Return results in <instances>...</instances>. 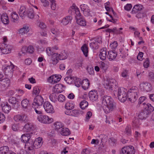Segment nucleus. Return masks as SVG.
<instances>
[{"label":"nucleus","mask_w":154,"mask_h":154,"mask_svg":"<svg viewBox=\"0 0 154 154\" xmlns=\"http://www.w3.org/2000/svg\"><path fill=\"white\" fill-rule=\"evenodd\" d=\"M102 106L105 112L108 113L116 107V103L113 99L109 96H104L101 98Z\"/></svg>","instance_id":"f257e3e1"},{"label":"nucleus","mask_w":154,"mask_h":154,"mask_svg":"<svg viewBox=\"0 0 154 154\" xmlns=\"http://www.w3.org/2000/svg\"><path fill=\"white\" fill-rule=\"evenodd\" d=\"M143 110L139 115V118L141 119H145L154 110V108L149 103H145L142 104Z\"/></svg>","instance_id":"f03ea898"},{"label":"nucleus","mask_w":154,"mask_h":154,"mask_svg":"<svg viewBox=\"0 0 154 154\" xmlns=\"http://www.w3.org/2000/svg\"><path fill=\"white\" fill-rule=\"evenodd\" d=\"M114 95L117 96L119 100L121 102H124L127 99L128 94L125 89L123 88H118L114 90Z\"/></svg>","instance_id":"7ed1b4c3"},{"label":"nucleus","mask_w":154,"mask_h":154,"mask_svg":"<svg viewBox=\"0 0 154 154\" xmlns=\"http://www.w3.org/2000/svg\"><path fill=\"white\" fill-rule=\"evenodd\" d=\"M139 93L138 89L137 87H132L128 92V97L131 102H134L137 99Z\"/></svg>","instance_id":"20e7f679"},{"label":"nucleus","mask_w":154,"mask_h":154,"mask_svg":"<svg viewBox=\"0 0 154 154\" xmlns=\"http://www.w3.org/2000/svg\"><path fill=\"white\" fill-rule=\"evenodd\" d=\"M135 150L134 147L131 145L123 147L120 152V154H135Z\"/></svg>","instance_id":"39448f33"},{"label":"nucleus","mask_w":154,"mask_h":154,"mask_svg":"<svg viewBox=\"0 0 154 154\" xmlns=\"http://www.w3.org/2000/svg\"><path fill=\"white\" fill-rule=\"evenodd\" d=\"M116 81L114 79L106 80L104 84L105 88L109 90H112L113 88L116 85Z\"/></svg>","instance_id":"423d86ee"},{"label":"nucleus","mask_w":154,"mask_h":154,"mask_svg":"<svg viewBox=\"0 0 154 154\" xmlns=\"http://www.w3.org/2000/svg\"><path fill=\"white\" fill-rule=\"evenodd\" d=\"M38 119L40 122L45 124H49L53 121V119L45 115H41L38 116Z\"/></svg>","instance_id":"0eeeda50"},{"label":"nucleus","mask_w":154,"mask_h":154,"mask_svg":"<svg viewBox=\"0 0 154 154\" xmlns=\"http://www.w3.org/2000/svg\"><path fill=\"white\" fill-rule=\"evenodd\" d=\"M44 102L43 98L41 95H37L35 98L32 105L35 107L38 108L40 106H42Z\"/></svg>","instance_id":"6e6552de"},{"label":"nucleus","mask_w":154,"mask_h":154,"mask_svg":"<svg viewBox=\"0 0 154 154\" xmlns=\"http://www.w3.org/2000/svg\"><path fill=\"white\" fill-rule=\"evenodd\" d=\"M25 148L26 150L30 154H34L35 153V147L32 141L25 143Z\"/></svg>","instance_id":"1a4fd4ad"},{"label":"nucleus","mask_w":154,"mask_h":154,"mask_svg":"<svg viewBox=\"0 0 154 154\" xmlns=\"http://www.w3.org/2000/svg\"><path fill=\"white\" fill-rule=\"evenodd\" d=\"M12 47L5 43H2L0 45V49L3 54H8L11 52Z\"/></svg>","instance_id":"9d476101"},{"label":"nucleus","mask_w":154,"mask_h":154,"mask_svg":"<svg viewBox=\"0 0 154 154\" xmlns=\"http://www.w3.org/2000/svg\"><path fill=\"white\" fill-rule=\"evenodd\" d=\"M43 107L45 111L48 113H54V110L52 105L48 101H45L43 104Z\"/></svg>","instance_id":"9b49d317"},{"label":"nucleus","mask_w":154,"mask_h":154,"mask_svg":"<svg viewBox=\"0 0 154 154\" xmlns=\"http://www.w3.org/2000/svg\"><path fill=\"white\" fill-rule=\"evenodd\" d=\"M21 104L23 108L28 109L27 111L28 112H30L32 109L30 106L29 100L26 98L22 100L21 102Z\"/></svg>","instance_id":"f8f14e48"},{"label":"nucleus","mask_w":154,"mask_h":154,"mask_svg":"<svg viewBox=\"0 0 154 154\" xmlns=\"http://www.w3.org/2000/svg\"><path fill=\"white\" fill-rule=\"evenodd\" d=\"M32 134V132H31L22 135L20 138L22 142L26 143L27 142H29L30 141H32L30 138Z\"/></svg>","instance_id":"ddd939ff"},{"label":"nucleus","mask_w":154,"mask_h":154,"mask_svg":"<svg viewBox=\"0 0 154 154\" xmlns=\"http://www.w3.org/2000/svg\"><path fill=\"white\" fill-rule=\"evenodd\" d=\"M88 95L90 100L93 101L96 100L98 98V93L95 90L90 91L89 92Z\"/></svg>","instance_id":"4468645a"},{"label":"nucleus","mask_w":154,"mask_h":154,"mask_svg":"<svg viewBox=\"0 0 154 154\" xmlns=\"http://www.w3.org/2000/svg\"><path fill=\"white\" fill-rule=\"evenodd\" d=\"M140 88L144 91H149L151 90V86L150 84L146 82H143L140 85Z\"/></svg>","instance_id":"2eb2a0df"},{"label":"nucleus","mask_w":154,"mask_h":154,"mask_svg":"<svg viewBox=\"0 0 154 154\" xmlns=\"http://www.w3.org/2000/svg\"><path fill=\"white\" fill-rule=\"evenodd\" d=\"M35 149H38L43 144L42 138L39 137L36 139L33 142Z\"/></svg>","instance_id":"dca6fc26"},{"label":"nucleus","mask_w":154,"mask_h":154,"mask_svg":"<svg viewBox=\"0 0 154 154\" xmlns=\"http://www.w3.org/2000/svg\"><path fill=\"white\" fill-rule=\"evenodd\" d=\"M65 86L61 84H56L54 87V91L57 93H61L64 90Z\"/></svg>","instance_id":"f3484780"},{"label":"nucleus","mask_w":154,"mask_h":154,"mask_svg":"<svg viewBox=\"0 0 154 154\" xmlns=\"http://www.w3.org/2000/svg\"><path fill=\"white\" fill-rule=\"evenodd\" d=\"M27 12L26 11L25 7L23 6H21L18 11V13L20 16L21 17L22 19H23L27 14Z\"/></svg>","instance_id":"a211bd4d"},{"label":"nucleus","mask_w":154,"mask_h":154,"mask_svg":"<svg viewBox=\"0 0 154 154\" xmlns=\"http://www.w3.org/2000/svg\"><path fill=\"white\" fill-rule=\"evenodd\" d=\"M116 53L113 51H109L107 55V57L110 61L115 60L117 56Z\"/></svg>","instance_id":"6ab92c4d"},{"label":"nucleus","mask_w":154,"mask_h":154,"mask_svg":"<svg viewBox=\"0 0 154 154\" xmlns=\"http://www.w3.org/2000/svg\"><path fill=\"white\" fill-rule=\"evenodd\" d=\"M34 129L32 124L30 123H28L25 125L23 128V131L27 132H31Z\"/></svg>","instance_id":"aec40b11"},{"label":"nucleus","mask_w":154,"mask_h":154,"mask_svg":"<svg viewBox=\"0 0 154 154\" xmlns=\"http://www.w3.org/2000/svg\"><path fill=\"white\" fill-rule=\"evenodd\" d=\"M143 6L140 5H135L132 9L131 12L132 14H136L142 10Z\"/></svg>","instance_id":"412c9836"},{"label":"nucleus","mask_w":154,"mask_h":154,"mask_svg":"<svg viewBox=\"0 0 154 154\" xmlns=\"http://www.w3.org/2000/svg\"><path fill=\"white\" fill-rule=\"evenodd\" d=\"M79 17L76 19L77 23L80 26H85L86 25V23L85 19L82 17Z\"/></svg>","instance_id":"4be33fe9"},{"label":"nucleus","mask_w":154,"mask_h":154,"mask_svg":"<svg viewBox=\"0 0 154 154\" xmlns=\"http://www.w3.org/2000/svg\"><path fill=\"white\" fill-rule=\"evenodd\" d=\"M1 20L5 24H7L9 23V20L8 17L6 14H3L2 15Z\"/></svg>","instance_id":"5701e85b"},{"label":"nucleus","mask_w":154,"mask_h":154,"mask_svg":"<svg viewBox=\"0 0 154 154\" xmlns=\"http://www.w3.org/2000/svg\"><path fill=\"white\" fill-rule=\"evenodd\" d=\"M72 18L71 16H67L63 19L62 23L63 25H66L71 22Z\"/></svg>","instance_id":"b1692460"},{"label":"nucleus","mask_w":154,"mask_h":154,"mask_svg":"<svg viewBox=\"0 0 154 154\" xmlns=\"http://www.w3.org/2000/svg\"><path fill=\"white\" fill-rule=\"evenodd\" d=\"M52 56V63L53 64H56L58 62L59 60H60L59 54L58 53H54Z\"/></svg>","instance_id":"393cba45"},{"label":"nucleus","mask_w":154,"mask_h":154,"mask_svg":"<svg viewBox=\"0 0 154 154\" xmlns=\"http://www.w3.org/2000/svg\"><path fill=\"white\" fill-rule=\"evenodd\" d=\"M90 82L88 79H85L83 80L82 84V88L85 90L88 89L89 87Z\"/></svg>","instance_id":"a878e982"},{"label":"nucleus","mask_w":154,"mask_h":154,"mask_svg":"<svg viewBox=\"0 0 154 154\" xmlns=\"http://www.w3.org/2000/svg\"><path fill=\"white\" fill-rule=\"evenodd\" d=\"M107 56L106 48H103L100 50L99 56L101 59L104 60L105 59Z\"/></svg>","instance_id":"bb28decb"},{"label":"nucleus","mask_w":154,"mask_h":154,"mask_svg":"<svg viewBox=\"0 0 154 154\" xmlns=\"http://www.w3.org/2000/svg\"><path fill=\"white\" fill-rule=\"evenodd\" d=\"M56 77V75L50 76L48 78V81L49 82L52 83H57L60 81V78H58V79H57V78Z\"/></svg>","instance_id":"cd10ccee"},{"label":"nucleus","mask_w":154,"mask_h":154,"mask_svg":"<svg viewBox=\"0 0 154 154\" xmlns=\"http://www.w3.org/2000/svg\"><path fill=\"white\" fill-rule=\"evenodd\" d=\"M10 63L11 65L6 66L5 69L6 73L10 72L11 74H12L14 71L13 69L14 67V66L11 62H10Z\"/></svg>","instance_id":"c85d7f7f"},{"label":"nucleus","mask_w":154,"mask_h":154,"mask_svg":"<svg viewBox=\"0 0 154 154\" xmlns=\"http://www.w3.org/2000/svg\"><path fill=\"white\" fill-rule=\"evenodd\" d=\"M29 27L27 26H25L20 29L19 32L21 35H23L24 34L27 33L29 32Z\"/></svg>","instance_id":"c756f323"},{"label":"nucleus","mask_w":154,"mask_h":154,"mask_svg":"<svg viewBox=\"0 0 154 154\" xmlns=\"http://www.w3.org/2000/svg\"><path fill=\"white\" fill-rule=\"evenodd\" d=\"M98 137L101 139V143L103 146V145L107 141V136L106 135L101 134L99 135Z\"/></svg>","instance_id":"7c9ffc66"},{"label":"nucleus","mask_w":154,"mask_h":154,"mask_svg":"<svg viewBox=\"0 0 154 154\" xmlns=\"http://www.w3.org/2000/svg\"><path fill=\"white\" fill-rule=\"evenodd\" d=\"M60 133L63 136H67L70 134L69 129L67 128H62L61 129Z\"/></svg>","instance_id":"2f4dec72"},{"label":"nucleus","mask_w":154,"mask_h":154,"mask_svg":"<svg viewBox=\"0 0 154 154\" xmlns=\"http://www.w3.org/2000/svg\"><path fill=\"white\" fill-rule=\"evenodd\" d=\"M19 116L21 122H25L28 120L27 116L25 114L19 115Z\"/></svg>","instance_id":"473e14b6"},{"label":"nucleus","mask_w":154,"mask_h":154,"mask_svg":"<svg viewBox=\"0 0 154 154\" xmlns=\"http://www.w3.org/2000/svg\"><path fill=\"white\" fill-rule=\"evenodd\" d=\"M81 50L85 57H87L88 53V48L87 45L85 44L81 47Z\"/></svg>","instance_id":"72a5a7b5"},{"label":"nucleus","mask_w":154,"mask_h":154,"mask_svg":"<svg viewBox=\"0 0 154 154\" xmlns=\"http://www.w3.org/2000/svg\"><path fill=\"white\" fill-rule=\"evenodd\" d=\"M2 110L5 113H8L11 109V106L7 103L2 107Z\"/></svg>","instance_id":"f704fd0d"},{"label":"nucleus","mask_w":154,"mask_h":154,"mask_svg":"<svg viewBox=\"0 0 154 154\" xmlns=\"http://www.w3.org/2000/svg\"><path fill=\"white\" fill-rule=\"evenodd\" d=\"M88 105V102L85 100L82 101L80 104V107L82 109H84L86 107H87Z\"/></svg>","instance_id":"c9c22d12"},{"label":"nucleus","mask_w":154,"mask_h":154,"mask_svg":"<svg viewBox=\"0 0 154 154\" xmlns=\"http://www.w3.org/2000/svg\"><path fill=\"white\" fill-rule=\"evenodd\" d=\"M65 107L66 109L71 110L74 108V105L72 102H68L66 103Z\"/></svg>","instance_id":"e433bc0d"},{"label":"nucleus","mask_w":154,"mask_h":154,"mask_svg":"<svg viewBox=\"0 0 154 154\" xmlns=\"http://www.w3.org/2000/svg\"><path fill=\"white\" fill-rule=\"evenodd\" d=\"M140 121L139 119L134 118L133 121V125L136 127H138L140 124Z\"/></svg>","instance_id":"4c0bfd02"},{"label":"nucleus","mask_w":154,"mask_h":154,"mask_svg":"<svg viewBox=\"0 0 154 154\" xmlns=\"http://www.w3.org/2000/svg\"><path fill=\"white\" fill-rule=\"evenodd\" d=\"M11 21L14 22H16L18 20V16L16 12L12 13L11 14Z\"/></svg>","instance_id":"58836bf2"},{"label":"nucleus","mask_w":154,"mask_h":154,"mask_svg":"<svg viewBox=\"0 0 154 154\" xmlns=\"http://www.w3.org/2000/svg\"><path fill=\"white\" fill-rule=\"evenodd\" d=\"M60 60H63L67 58V53L65 51H62L60 54H59Z\"/></svg>","instance_id":"ea45409f"},{"label":"nucleus","mask_w":154,"mask_h":154,"mask_svg":"<svg viewBox=\"0 0 154 154\" xmlns=\"http://www.w3.org/2000/svg\"><path fill=\"white\" fill-rule=\"evenodd\" d=\"M99 66L100 69L105 71L108 68V65L104 62H101L99 63Z\"/></svg>","instance_id":"a19ab883"},{"label":"nucleus","mask_w":154,"mask_h":154,"mask_svg":"<svg viewBox=\"0 0 154 154\" xmlns=\"http://www.w3.org/2000/svg\"><path fill=\"white\" fill-rule=\"evenodd\" d=\"M8 100L9 103L13 105L15 104L17 102V98L13 97H10Z\"/></svg>","instance_id":"79ce46f5"},{"label":"nucleus","mask_w":154,"mask_h":154,"mask_svg":"<svg viewBox=\"0 0 154 154\" xmlns=\"http://www.w3.org/2000/svg\"><path fill=\"white\" fill-rule=\"evenodd\" d=\"M54 126L56 130H58L63 127V124L60 122H57L54 123Z\"/></svg>","instance_id":"37998d69"},{"label":"nucleus","mask_w":154,"mask_h":154,"mask_svg":"<svg viewBox=\"0 0 154 154\" xmlns=\"http://www.w3.org/2000/svg\"><path fill=\"white\" fill-rule=\"evenodd\" d=\"M27 14L28 17L32 19L34 18V14L33 10L32 9H30L27 12Z\"/></svg>","instance_id":"c03bdc74"},{"label":"nucleus","mask_w":154,"mask_h":154,"mask_svg":"<svg viewBox=\"0 0 154 154\" xmlns=\"http://www.w3.org/2000/svg\"><path fill=\"white\" fill-rule=\"evenodd\" d=\"M82 80L79 78H76L74 81V84L77 87H79L82 85Z\"/></svg>","instance_id":"a18cd8bd"},{"label":"nucleus","mask_w":154,"mask_h":154,"mask_svg":"<svg viewBox=\"0 0 154 154\" xmlns=\"http://www.w3.org/2000/svg\"><path fill=\"white\" fill-rule=\"evenodd\" d=\"M0 149L3 154H5L9 150V148L7 146H4L0 148Z\"/></svg>","instance_id":"49530a36"},{"label":"nucleus","mask_w":154,"mask_h":154,"mask_svg":"<svg viewBox=\"0 0 154 154\" xmlns=\"http://www.w3.org/2000/svg\"><path fill=\"white\" fill-rule=\"evenodd\" d=\"M47 54L49 56L52 55L54 54L53 48H48L46 49Z\"/></svg>","instance_id":"de8ad7c7"},{"label":"nucleus","mask_w":154,"mask_h":154,"mask_svg":"<svg viewBox=\"0 0 154 154\" xmlns=\"http://www.w3.org/2000/svg\"><path fill=\"white\" fill-rule=\"evenodd\" d=\"M98 45L96 42H93L90 44V47L92 49H97L98 48Z\"/></svg>","instance_id":"09e8293b"},{"label":"nucleus","mask_w":154,"mask_h":154,"mask_svg":"<svg viewBox=\"0 0 154 154\" xmlns=\"http://www.w3.org/2000/svg\"><path fill=\"white\" fill-rule=\"evenodd\" d=\"M40 91V88L38 86L35 87L34 88L33 90V93L35 95L38 94Z\"/></svg>","instance_id":"8fccbe9b"},{"label":"nucleus","mask_w":154,"mask_h":154,"mask_svg":"<svg viewBox=\"0 0 154 154\" xmlns=\"http://www.w3.org/2000/svg\"><path fill=\"white\" fill-rule=\"evenodd\" d=\"M76 6L73 5L71 6L69 9L68 10L69 13L70 14H72V13H74L75 11L76 10Z\"/></svg>","instance_id":"3c124183"},{"label":"nucleus","mask_w":154,"mask_h":154,"mask_svg":"<svg viewBox=\"0 0 154 154\" xmlns=\"http://www.w3.org/2000/svg\"><path fill=\"white\" fill-rule=\"evenodd\" d=\"M131 126L130 125H128L125 128V132L128 135H130L131 134Z\"/></svg>","instance_id":"603ef678"},{"label":"nucleus","mask_w":154,"mask_h":154,"mask_svg":"<svg viewBox=\"0 0 154 154\" xmlns=\"http://www.w3.org/2000/svg\"><path fill=\"white\" fill-rule=\"evenodd\" d=\"M75 13L76 14L75 16V19H77L78 17H82L81 14V13L80 12V11L79 10V9L77 8V7H76V9L75 10Z\"/></svg>","instance_id":"864d4df0"},{"label":"nucleus","mask_w":154,"mask_h":154,"mask_svg":"<svg viewBox=\"0 0 154 154\" xmlns=\"http://www.w3.org/2000/svg\"><path fill=\"white\" fill-rule=\"evenodd\" d=\"M51 32L55 35V36H57L60 34V33L58 30L56 29H52L51 30Z\"/></svg>","instance_id":"5fc2aeb1"},{"label":"nucleus","mask_w":154,"mask_h":154,"mask_svg":"<svg viewBox=\"0 0 154 154\" xmlns=\"http://www.w3.org/2000/svg\"><path fill=\"white\" fill-rule=\"evenodd\" d=\"M73 78L70 76H67L65 78V80L68 84L71 83L73 81Z\"/></svg>","instance_id":"6e6d98bb"},{"label":"nucleus","mask_w":154,"mask_h":154,"mask_svg":"<svg viewBox=\"0 0 154 154\" xmlns=\"http://www.w3.org/2000/svg\"><path fill=\"white\" fill-rule=\"evenodd\" d=\"M109 143L113 146H114L116 142V140L113 137L110 138L109 140Z\"/></svg>","instance_id":"4d7b16f0"},{"label":"nucleus","mask_w":154,"mask_h":154,"mask_svg":"<svg viewBox=\"0 0 154 154\" xmlns=\"http://www.w3.org/2000/svg\"><path fill=\"white\" fill-rule=\"evenodd\" d=\"M58 100L59 102H63L65 101V97L62 94H60L58 96Z\"/></svg>","instance_id":"13d9d810"},{"label":"nucleus","mask_w":154,"mask_h":154,"mask_svg":"<svg viewBox=\"0 0 154 154\" xmlns=\"http://www.w3.org/2000/svg\"><path fill=\"white\" fill-rule=\"evenodd\" d=\"M79 114V111L76 109L71 110V116H77Z\"/></svg>","instance_id":"bf43d9fd"},{"label":"nucleus","mask_w":154,"mask_h":154,"mask_svg":"<svg viewBox=\"0 0 154 154\" xmlns=\"http://www.w3.org/2000/svg\"><path fill=\"white\" fill-rule=\"evenodd\" d=\"M83 12L85 16L88 17L90 15V10L89 9V7L88 8H87V9H86L84 11H83Z\"/></svg>","instance_id":"052dcab7"},{"label":"nucleus","mask_w":154,"mask_h":154,"mask_svg":"<svg viewBox=\"0 0 154 154\" xmlns=\"http://www.w3.org/2000/svg\"><path fill=\"white\" fill-rule=\"evenodd\" d=\"M42 45L45 46L48 44V42L45 39H41L38 41Z\"/></svg>","instance_id":"680f3d73"},{"label":"nucleus","mask_w":154,"mask_h":154,"mask_svg":"<svg viewBox=\"0 0 154 154\" xmlns=\"http://www.w3.org/2000/svg\"><path fill=\"white\" fill-rule=\"evenodd\" d=\"M146 99V97H145L143 96L140 97L139 99V102L138 103L140 104V106L143 107L142 104L144 103H143V101Z\"/></svg>","instance_id":"e2e57ef3"},{"label":"nucleus","mask_w":154,"mask_h":154,"mask_svg":"<svg viewBox=\"0 0 154 154\" xmlns=\"http://www.w3.org/2000/svg\"><path fill=\"white\" fill-rule=\"evenodd\" d=\"M92 115V112L90 111L88 112L86 115L85 121H88Z\"/></svg>","instance_id":"0e129e2a"},{"label":"nucleus","mask_w":154,"mask_h":154,"mask_svg":"<svg viewBox=\"0 0 154 154\" xmlns=\"http://www.w3.org/2000/svg\"><path fill=\"white\" fill-rule=\"evenodd\" d=\"M34 51V48L32 46H29L27 48V52L29 53H32Z\"/></svg>","instance_id":"69168bd1"},{"label":"nucleus","mask_w":154,"mask_h":154,"mask_svg":"<svg viewBox=\"0 0 154 154\" xmlns=\"http://www.w3.org/2000/svg\"><path fill=\"white\" fill-rule=\"evenodd\" d=\"M118 46V43L116 41H114L112 44H110V46L112 49H114L116 48Z\"/></svg>","instance_id":"338daca9"},{"label":"nucleus","mask_w":154,"mask_h":154,"mask_svg":"<svg viewBox=\"0 0 154 154\" xmlns=\"http://www.w3.org/2000/svg\"><path fill=\"white\" fill-rule=\"evenodd\" d=\"M5 117L3 114L0 113V124L2 123L5 119Z\"/></svg>","instance_id":"774afa93"}]
</instances>
